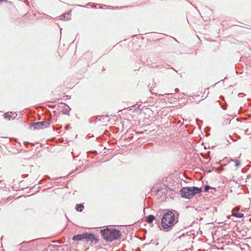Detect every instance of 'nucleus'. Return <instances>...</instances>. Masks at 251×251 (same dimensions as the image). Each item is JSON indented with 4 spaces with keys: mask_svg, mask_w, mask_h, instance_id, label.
I'll return each mask as SVG.
<instances>
[{
    "mask_svg": "<svg viewBox=\"0 0 251 251\" xmlns=\"http://www.w3.org/2000/svg\"><path fill=\"white\" fill-rule=\"evenodd\" d=\"M84 208V206L82 204H78L76 206V210L77 211L81 212Z\"/></svg>",
    "mask_w": 251,
    "mask_h": 251,
    "instance_id": "6e6552de",
    "label": "nucleus"
},
{
    "mask_svg": "<svg viewBox=\"0 0 251 251\" xmlns=\"http://www.w3.org/2000/svg\"><path fill=\"white\" fill-rule=\"evenodd\" d=\"M176 222L174 213L169 212L163 214L161 224L164 229L169 230L173 227Z\"/></svg>",
    "mask_w": 251,
    "mask_h": 251,
    "instance_id": "f257e3e1",
    "label": "nucleus"
},
{
    "mask_svg": "<svg viewBox=\"0 0 251 251\" xmlns=\"http://www.w3.org/2000/svg\"><path fill=\"white\" fill-rule=\"evenodd\" d=\"M71 11H69L67 13H64L63 14H62L59 16V19L61 20H69L71 19Z\"/></svg>",
    "mask_w": 251,
    "mask_h": 251,
    "instance_id": "423d86ee",
    "label": "nucleus"
},
{
    "mask_svg": "<svg viewBox=\"0 0 251 251\" xmlns=\"http://www.w3.org/2000/svg\"><path fill=\"white\" fill-rule=\"evenodd\" d=\"M4 118L8 120H10L12 118L11 113H6L4 114Z\"/></svg>",
    "mask_w": 251,
    "mask_h": 251,
    "instance_id": "9d476101",
    "label": "nucleus"
},
{
    "mask_svg": "<svg viewBox=\"0 0 251 251\" xmlns=\"http://www.w3.org/2000/svg\"><path fill=\"white\" fill-rule=\"evenodd\" d=\"M50 124L48 122L43 121L34 123L33 126L35 129H41L48 127Z\"/></svg>",
    "mask_w": 251,
    "mask_h": 251,
    "instance_id": "39448f33",
    "label": "nucleus"
},
{
    "mask_svg": "<svg viewBox=\"0 0 251 251\" xmlns=\"http://www.w3.org/2000/svg\"><path fill=\"white\" fill-rule=\"evenodd\" d=\"M210 188H211V187L210 186L206 185L204 187V191H208Z\"/></svg>",
    "mask_w": 251,
    "mask_h": 251,
    "instance_id": "ddd939ff",
    "label": "nucleus"
},
{
    "mask_svg": "<svg viewBox=\"0 0 251 251\" xmlns=\"http://www.w3.org/2000/svg\"><path fill=\"white\" fill-rule=\"evenodd\" d=\"M235 166L237 167L239 166L240 162L239 160H236L235 161Z\"/></svg>",
    "mask_w": 251,
    "mask_h": 251,
    "instance_id": "9b49d317",
    "label": "nucleus"
},
{
    "mask_svg": "<svg viewBox=\"0 0 251 251\" xmlns=\"http://www.w3.org/2000/svg\"><path fill=\"white\" fill-rule=\"evenodd\" d=\"M155 219V217L152 215H150L147 217V222L148 223H151Z\"/></svg>",
    "mask_w": 251,
    "mask_h": 251,
    "instance_id": "0eeeda50",
    "label": "nucleus"
},
{
    "mask_svg": "<svg viewBox=\"0 0 251 251\" xmlns=\"http://www.w3.org/2000/svg\"><path fill=\"white\" fill-rule=\"evenodd\" d=\"M3 0H0V1H3Z\"/></svg>",
    "mask_w": 251,
    "mask_h": 251,
    "instance_id": "f3484780",
    "label": "nucleus"
},
{
    "mask_svg": "<svg viewBox=\"0 0 251 251\" xmlns=\"http://www.w3.org/2000/svg\"><path fill=\"white\" fill-rule=\"evenodd\" d=\"M232 215L237 218H242L244 216V214L243 213L238 212L234 213Z\"/></svg>",
    "mask_w": 251,
    "mask_h": 251,
    "instance_id": "1a4fd4ad",
    "label": "nucleus"
},
{
    "mask_svg": "<svg viewBox=\"0 0 251 251\" xmlns=\"http://www.w3.org/2000/svg\"><path fill=\"white\" fill-rule=\"evenodd\" d=\"M63 113L64 114H66L68 113V110L67 109H64L62 111Z\"/></svg>",
    "mask_w": 251,
    "mask_h": 251,
    "instance_id": "4468645a",
    "label": "nucleus"
},
{
    "mask_svg": "<svg viewBox=\"0 0 251 251\" xmlns=\"http://www.w3.org/2000/svg\"><path fill=\"white\" fill-rule=\"evenodd\" d=\"M202 192L201 188L197 187H183L180 190L181 197L186 199H191L195 195L201 193Z\"/></svg>",
    "mask_w": 251,
    "mask_h": 251,
    "instance_id": "7ed1b4c3",
    "label": "nucleus"
},
{
    "mask_svg": "<svg viewBox=\"0 0 251 251\" xmlns=\"http://www.w3.org/2000/svg\"><path fill=\"white\" fill-rule=\"evenodd\" d=\"M102 236L106 241H112L119 238L121 232L117 229H104L101 230Z\"/></svg>",
    "mask_w": 251,
    "mask_h": 251,
    "instance_id": "f03ea898",
    "label": "nucleus"
},
{
    "mask_svg": "<svg viewBox=\"0 0 251 251\" xmlns=\"http://www.w3.org/2000/svg\"><path fill=\"white\" fill-rule=\"evenodd\" d=\"M84 239H86L87 242H88L89 240L93 241V240H96V242L97 241L94 235L90 234H78L73 237V239L75 241H80Z\"/></svg>",
    "mask_w": 251,
    "mask_h": 251,
    "instance_id": "20e7f679",
    "label": "nucleus"
},
{
    "mask_svg": "<svg viewBox=\"0 0 251 251\" xmlns=\"http://www.w3.org/2000/svg\"><path fill=\"white\" fill-rule=\"evenodd\" d=\"M239 209V207H238L235 208V210H238Z\"/></svg>",
    "mask_w": 251,
    "mask_h": 251,
    "instance_id": "dca6fc26",
    "label": "nucleus"
},
{
    "mask_svg": "<svg viewBox=\"0 0 251 251\" xmlns=\"http://www.w3.org/2000/svg\"><path fill=\"white\" fill-rule=\"evenodd\" d=\"M165 189L166 190V191H167V192H169V191H174L172 189H171V188H169V187L168 186H165Z\"/></svg>",
    "mask_w": 251,
    "mask_h": 251,
    "instance_id": "f8f14e48",
    "label": "nucleus"
},
{
    "mask_svg": "<svg viewBox=\"0 0 251 251\" xmlns=\"http://www.w3.org/2000/svg\"><path fill=\"white\" fill-rule=\"evenodd\" d=\"M206 97H207V95H205V96H202V99H205Z\"/></svg>",
    "mask_w": 251,
    "mask_h": 251,
    "instance_id": "2eb2a0df",
    "label": "nucleus"
}]
</instances>
